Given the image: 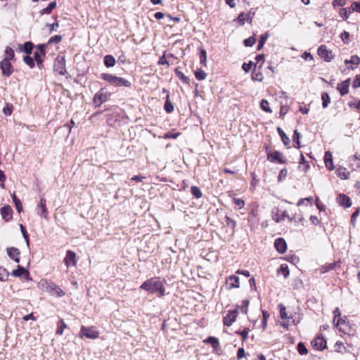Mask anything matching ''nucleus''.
Listing matches in <instances>:
<instances>
[{
    "label": "nucleus",
    "instance_id": "1",
    "mask_svg": "<svg viewBox=\"0 0 360 360\" xmlns=\"http://www.w3.org/2000/svg\"><path fill=\"white\" fill-rule=\"evenodd\" d=\"M140 288L151 294L158 292L160 297H163L165 294L164 283L157 277L151 278L141 284Z\"/></svg>",
    "mask_w": 360,
    "mask_h": 360
},
{
    "label": "nucleus",
    "instance_id": "2",
    "mask_svg": "<svg viewBox=\"0 0 360 360\" xmlns=\"http://www.w3.org/2000/svg\"><path fill=\"white\" fill-rule=\"evenodd\" d=\"M335 326L337 328L339 326V330L345 334L350 335L354 332L346 316L344 318H338Z\"/></svg>",
    "mask_w": 360,
    "mask_h": 360
},
{
    "label": "nucleus",
    "instance_id": "3",
    "mask_svg": "<svg viewBox=\"0 0 360 360\" xmlns=\"http://www.w3.org/2000/svg\"><path fill=\"white\" fill-rule=\"evenodd\" d=\"M100 333L95 327H86L82 326L80 330V337L85 336L86 338L95 340L99 337Z\"/></svg>",
    "mask_w": 360,
    "mask_h": 360
},
{
    "label": "nucleus",
    "instance_id": "4",
    "mask_svg": "<svg viewBox=\"0 0 360 360\" xmlns=\"http://www.w3.org/2000/svg\"><path fill=\"white\" fill-rule=\"evenodd\" d=\"M0 70H1L2 75L5 77H10L14 72L13 66L11 61L7 60V59H3L0 62Z\"/></svg>",
    "mask_w": 360,
    "mask_h": 360
},
{
    "label": "nucleus",
    "instance_id": "5",
    "mask_svg": "<svg viewBox=\"0 0 360 360\" xmlns=\"http://www.w3.org/2000/svg\"><path fill=\"white\" fill-rule=\"evenodd\" d=\"M267 160L271 162H278L281 164L286 162V160L283 157V154L278 150L269 152L267 154Z\"/></svg>",
    "mask_w": 360,
    "mask_h": 360
},
{
    "label": "nucleus",
    "instance_id": "6",
    "mask_svg": "<svg viewBox=\"0 0 360 360\" xmlns=\"http://www.w3.org/2000/svg\"><path fill=\"white\" fill-rule=\"evenodd\" d=\"M55 71L60 75L66 73L65 60L64 57H57L54 63Z\"/></svg>",
    "mask_w": 360,
    "mask_h": 360
},
{
    "label": "nucleus",
    "instance_id": "7",
    "mask_svg": "<svg viewBox=\"0 0 360 360\" xmlns=\"http://www.w3.org/2000/svg\"><path fill=\"white\" fill-rule=\"evenodd\" d=\"M317 53L318 55L326 61H330L333 58L331 51L328 50L324 45H321L319 47Z\"/></svg>",
    "mask_w": 360,
    "mask_h": 360
},
{
    "label": "nucleus",
    "instance_id": "8",
    "mask_svg": "<svg viewBox=\"0 0 360 360\" xmlns=\"http://www.w3.org/2000/svg\"><path fill=\"white\" fill-rule=\"evenodd\" d=\"M64 262L67 266L69 268L70 266H76L77 260H76V254L72 250H68L66 252V255L64 258Z\"/></svg>",
    "mask_w": 360,
    "mask_h": 360
},
{
    "label": "nucleus",
    "instance_id": "9",
    "mask_svg": "<svg viewBox=\"0 0 360 360\" xmlns=\"http://www.w3.org/2000/svg\"><path fill=\"white\" fill-rule=\"evenodd\" d=\"M107 100L108 94L105 92H103V90L101 89L94 95L93 103L95 104L96 107H98L103 103L105 102Z\"/></svg>",
    "mask_w": 360,
    "mask_h": 360
},
{
    "label": "nucleus",
    "instance_id": "10",
    "mask_svg": "<svg viewBox=\"0 0 360 360\" xmlns=\"http://www.w3.org/2000/svg\"><path fill=\"white\" fill-rule=\"evenodd\" d=\"M240 286L239 278L236 276L232 275L229 276L226 281V287L228 290L233 288H238Z\"/></svg>",
    "mask_w": 360,
    "mask_h": 360
},
{
    "label": "nucleus",
    "instance_id": "11",
    "mask_svg": "<svg viewBox=\"0 0 360 360\" xmlns=\"http://www.w3.org/2000/svg\"><path fill=\"white\" fill-rule=\"evenodd\" d=\"M313 347L318 350H323L326 347V340L323 336H318L312 342Z\"/></svg>",
    "mask_w": 360,
    "mask_h": 360
},
{
    "label": "nucleus",
    "instance_id": "12",
    "mask_svg": "<svg viewBox=\"0 0 360 360\" xmlns=\"http://www.w3.org/2000/svg\"><path fill=\"white\" fill-rule=\"evenodd\" d=\"M238 316L237 310H233L229 311L224 317V324L226 326H231L233 322L236 320Z\"/></svg>",
    "mask_w": 360,
    "mask_h": 360
},
{
    "label": "nucleus",
    "instance_id": "13",
    "mask_svg": "<svg viewBox=\"0 0 360 360\" xmlns=\"http://www.w3.org/2000/svg\"><path fill=\"white\" fill-rule=\"evenodd\" d=\"M274 247L279 253L282 254L286 251L287 243L283 238H279L275 240Z\"/></svg>",
    "mask_w": 360,
    "mask_h": 360
},
{
    "label": "nucleus",
    "instance_id": "14",
    "mask_svg": "<svg viewBox=\"0 0 360 360\" xmlns=\"http://www.w3.org/2000/svg\"><path fill=\"white\" fill-rule=\"evenodd\" d=\"M37 214L44 218L47 217L48 211L46 205V200L43 198H40L39 204L37 206Z\"/></svg>",
    "mask_w": 360,
    "mask_h": 360
},
{
    "label": "nucleus",
    "instance_id": "15",
    "mask_svg": "<svg viewBox=\"0 0 360 360\" xmlns=\"http://www.w3.org/2000/svg\"><path fill=\"white\" fill-rule=\"evenodd\" d=\"M253 16L254 13L252 12L241 13L239 14L237 20L241 25H243L245 21H248L251 23Z\"/></svg>",
    "mask_w": 360,
    "mask_h": 360
},
{
    "label": "nucleus",
    "instance_id": "16",
    "mask_svg": "<svg viewBox=\"0 0 360 360\" xmlns=\"http://www.w3.org/2000/svg\"><path fill=\"white\" fill-rule=\"evenodd\" d=\"M350 84V79H347L342 82L338 84V90L339 91L341 96H345L349 92V87Z\"/></svg>",
    "mask_w": 360,
    "mask_h": 360
},
{
    "label": "nucleus",
    "instance_id": "17",
    "mask_svg": "<svg viewBox=\"0 0 360 360\" xmlns=\"http://www.w3.org/2000/svg\"><path fill=\"white\" fill-rule=\"evenodd\" d=\"M46 290L49 292H53V294L58 297H63L65 295L63 290L54 283L49 284L46 287Z\"/></svg>",
    "mask_w": 360,
    "mask_h": 360
},
{
    "label": "nucleus",
    "instance_id": "18",
    "mask_svg": "<svg viewBox=\"0 0 360 360\" xmlns=\"http://www.w3.org/2000/svg\"><path fill=\"white\" fill-rule=\"evenodd\" d=\"M7 253L8 257L14 260L15 262L18 263L20 262L19 255L20 250L16 248H7Z\"/></svg>",
    "mask_w": 360,
    "mask_h": 360
},
{
    "label": "nucleus",
    "instance_id": "19",
    "mask_svg": "<svg viewBox=\"0 0 360 360\" xmlns=\"http://www.w3.org/2000/svg\"><path fill=\"white\" fill-rule=\"evenodd\" d=\"M13 211L10 206H4L1 209V214L2 218L8 221L12 218Z\"/></svg>",
    "mask_w": 360,
    "mask_h": 360
},
{
    "label": "nucleus",
    "instance_id": "20",
    "mask_svg": "<svg viewBox=\"0 0 360 360\" xmlns=\"http://www.w3.org/2000/svg\"><path fill=\"white\" fill-rule=\"evenodd\" d=\"M112 85L115 86H131V82L124 78L115 76Z\"/></svg>",
    "mask_w": 360,
    "mask_h": 360
},
{
    "label": "nucleus",
    "instance_id": "21",
    "mask_svg": "<svg viewBox=\"0 0 360 360\" xmlns=\"http://www.w3.org/2000/svg\"><path fill=\"white\" fill-rule=\"evenodd\" d=\"M324 162H325L326 167L328 169L333 170L334 169V166H333V156L330 151H327L325 153Z\"/></svg>",
    "mask_w": 360,
    "mask_h": 360
},
{
    "label": "nucleus",
    "instance_id": "22",
    "mask_svg": "<svg viewBox=\"0 0 360 360\" xmlns=\"http://www.w3.org/2000/svg\"><path fill=\"white\" fill-rule=\"evenodd\" d=\"M338 199L339 203L342 206L349 207L352 205L350 198L348 196L345 195V194H340Z\"/></svg>",
    "mask_w": 360,
    "mask_h": 360
},
{
    "label": "nucleus",
    "instance_id": "23",
    "mask_svg": "<svg viewBox=\"0 0 360 360\" xmlns=\"http://www.w3.org/2000/svg\"><path fill=\"white\" fill-rule=\"evenodd\" d=\"M285 218H287L290 221H292L293 219L295 218V216L293 217H291L288 214L287 211H283L281 214V215H278V214L274 217V219L277 222H281L283 220H284Z\"/></svg>",
    "mask_w": 360,
    "mask_h": 360
},
{
    "label": "nucleus",
    "instance_id": "24",
    "mask_svg": "<svg viewBox=\"0 0 360 360\" xmlns=\"http://www.w3.org/2000/svg\"><path fill=\"white\" fill-rule=\"evenodd\" d=\"M204 342L210 344L214 349L220 348L219 342L217 338L214 337H209L204 340Z\"/></svg>",
    "mask_w": 360,
    "mask_h": 360
},
{
    "label": "nucleus",
    "instance_id": "25",
    "mask_svg": "<svg viewBox=\"0 0 360 360\" xmlns=\"http://www.w3.org/2000/svg\"><path fill=\"white\" fill-rule=\"evenodd\" d=\"M338 265V262H332V263H329V264H327L324 266H322L320 269H319V271L321 274H324V273H326L329 271H331V270H333L335 269V267L337 266Z\"/></svg>",
    "mask_w": 360,
    "mask_h": 360
},
{
    "label": "nucleus",
    "instance_id": "26",
    "mask_svg": "<svg viewBox=\"0 0 360 360\" xmlns=\"http://www.w3.org/2000/svg\"><path fill=\"white\" fill-rule=\"evenodd\" d=\"M115 59L111 55H106L104 57V64L107 68H112L115 65Z\"/></svg>",
    "mask_w": 360,
    "mask_h": 360
},
{
    "label": "nucleus",
    "instance_id": "27",
    "mask_svg": "<svg viewBox=\"0 0 360 360\" xmlns=\"http://www.w3.org/2000/svg\"><path fill=\"white\" fill-rule=\"evenodd\" d=\"M67 328V325L64 322L63 319H60L57 323V329L56 331V334L58 335H61L63 333V330Z\"/></svg>",
    "mask_w": 360,
    "mask_h": 360
},
{
    "label": "nucleus",
    "instance_id": "28",
    "mask_svg": "<svg viewBox=\"0 0 360 360\" xmlns=\"http://www.w3.org/2000/svg\"><path fill=\"white\" fill-rule=\"evenodd\" d=\"M277 131H278V133L279 134L281 139H282V141L283 143V144L285 146H288L289 147V144H290V139L286 136V134H285V132L281 129V128L280 127H278L277 128Z\"/></svg>",
    "mask_w": 360,
    "mask_h": 360
},
{
    "label": "nucleus",
    "instance_id": "29",
    "mask_svg": "<svg viewBox=\"0 0 360 360\" xmlns=\"http://www.w3.org/2000/svg\"><path fill=\"white\" fill-rule=\"evenodd\" d=\"M29 274L28 271L25 270V269L21 266H18V269H15L12 271L11 275L15 277H19L22 274Z\"/></svg>",
    "mask_w": 360,
    "mask_h": 360
},
{
    "label": "nucleus",
    "instance_id": "30",
    "mask_svg": "<svg viewBox=\"0 0 360 360\" xmlns=\"http://www.w3.org/2000/svg\"><path fill=\"white\" fill-rule=\"evenodd\" d=\"M15 58V53L12 48L7 46L5 49V56L4 59L11 61Z\"/></svg>",
    "mask_w": 360,
    "mask_h": 360
},
{
    "label": "nucleus",
    "instance_id": "31",
    "mask_svg": "<svg viewBox=\"0 0 360 360\" xmlns=\"http://www.w3.org/2000/svg\"><path fill=\"white\" fill-rule=\"evenodd\" d=\"M301 137L300 133L297 131V129L294 131V134L292 136V140L294 142V147L297 148H300L301 147L300 139Z\"/></svg>",
    "mask_w": 360,
    "mask_h": 360
},
{
    "label": "nucleus",
    "instance_id": "32",
    "mask_svg": "<svg viewBox=\"0 0 360 360\" xmlns=\"http://www.w3.org/2000/svg\"><path fill=\"white\" fill-rule=\"evenodd\" d=\"M252 79L254 81L262 82L264 79V77L260 70H257L255 69L252 73Z\"/></svg>",
    "mask_w": 360,
    "mask_h": 360
},
{
    "label": "nucleus",
    "instance_id": "33",
    "mask_svg": "<svg viewBox=\"0 0 360 360\" xmlns=\"http://www.w3.org/2000/svg\"><path fill=\"white\" fill-rule=\"evenodd\" d=\"M20 49L26 53L30 54L33 49V44L30 41L25 42L23 45L20 46Z\"/></svg>",
    "mask_w": 360,
    "mask_h": 360
},
{
    "label": "nucleus",
    "instance_id": "34",
    "mask_svg": "<svg viewBox=\"0 0 360 360\" xmlns=\"http://www.w3.org/2000/svg\"><path fill=\"white\" fill-rule=\"evenodd\" d=\"M322 105L323 108H326L330 103V98L328 93L323 92L321 94Z\"/></svg>",
    "mask_w": 360,
    "mask_h": 360
},
{
    "label": "nucleus",
    "instance_id": "35",
    "mask_svg": "<svg viewBox=\"0 0 360 360\" xmlns=\"http://www.w3.org/2000/svg\"><path fill=\"white\" fill-rule=\"evenodd\" d=\"M277 273L282 274L283 276L286 278L290 274L288 265L285 264H281L280 268L278 269Z\"/></svg>",
    "mask_w": 360,
    "mask_h": 360
},
{
    "label": "nucleus",
    "instance_id": "36",
    "mask_svg": "<svg viewBox=\"0 0 360 360\" xmlns=\"http://www.w3.org/2000/svg\"><path fill=\"white\" fill-rule=\"evenodd\" d=\"M12 198H13V202L15 204V208H16L17 211L19 213H20L22 211V205L21 203V201L20 200V199H18L16 197L15 193L13 194Z\"/></svg>",
    "mask_w": 360,
    "mask_h": 360
},
{
    "label": "nucleus",
    "instance_id": "37",
    "mask_svg": "<svg viewBox=\"0 0 360 360\" xmlns=\"http://www.w3.org/2000/svg\"><path fill=\"white\" fill-rule=\"evenodd\" d=\"M164 108L165 111L168 113H170L173 112L174 110V106L172 103V102L169 101V94L167 95V99L164 105Z\"/></svg>",
    "mask_w": 360,
    "mask_h": 360
},
{
    "label": "nucleus",
    "instance_id": "38",
    "mask_svg": "<svg viewBox=\"0 0 360 360\" xmlns=\"http://www.w3.org/2000/svg\"><path fill=\"white\" fill-rule=\"evenodd\" d=\"M56 1L51 2L47 7H46L41 10V13L42 15L43 14H49L56 8Z\"/></svg>",
    "mask_w": 360,
    "mask_h": 360
},
{
    "label": "nucleus",
    "instance_id": "39",
    "mask_svg": "<svg viewBox=\"0 0 360 360\" xmlns=\"http://www.w3.org/2000/svg\"><path fill=\"white\" fill-rule=\"evenodd\" d=\"M337 174L341 179H347L349 176V172H347L345 168H338L337 169Z\"/></svg>",
    "mask_w": 360,
    "mask_h": 360
},
{
    "label": "nucleus",
    "instance_id": "40",
    "mask_svg": "<svg viewBox=\"0 0 360 360\" xmlns=\"http://www.w3.org/2000/svg\"><path fill=\"white\" fill-rule=\"evenodd\" d=\"M359 63L360 58L356 55L352 56L349 60L347 59L345 60V64L351 63L357 65L359 64Z\"/></svg>",
    "mask_w": 360,
    "mask_h": 360
},
{
    "label": "nucleus",
    "instance_id": "41",
    "mask_svg": "<svg viewBox=\"0 0 360 360\" xmlns=\"http://www.w3.org/2000/svg\"><path fill=\"white\" fill-rule=\"evenodd\" d=\"M101 77L103 80L107 81L108 82H109L110 84L112 85V83L114 82V79H115V76L112 75L111 74H108V73H103V74H101Z\"/></svg>",
    "mask_w": 360,
    "mask_h": 360
},
{
    "label": "nucleus",
    "instance_id": "42",
    "mask_svg": "<svg viewBox=\"0 0 360 360\" xmlns=\"http://www.w3.org/2000/svg\"><path fill=\"white\" fill-rule=\"evenodd\" d=\"M269 37L268 33H265L260 37V40L259 41V44L257 45V50H260L263 48L264 44L266 43L267 39Z\"/></svg>",
    "mask_w": 360,
    "mask_h": 360
},
{
    "label": "nucleus",
    "instance_id": "43",
    "mask_svg": "<svg viewBox=\"0 0 360 360\" xmlns=\"http://www.w3.org/2000/svg\"><path fill=\"white\" fill-rule=\"evenodd\" d=\"M175 73L176 76L179 77L180 80H181L185 84L189 83V79L188 77L185 76L183 72L179 71L178 69L175 70Z\"/></svg>",
    "mask_w": 360,
    "mask_h": 360
},
{
    "label": "nucleus",
    "instance_id": "44",
    "mask_svg": "<svg viewBox=\"0 0 360 360\" xmlns=\"http://www.w3.org/2000/svg\"><path fill=\"white\" fill-rule=\"evenodd\" d=\"M191 192L192 195L195 197L196 198H200L202 197V193L200 190V188L197 186H193L191 188Z\"/></svg>",
    "mask_w": 360,
    "mask_h": 360
},
{
    "label": "nucleus",
    "instance_id": "45",
    "mask_svg": "<svg viewBox=\"0 0 360 360\" xmlns=\"http://www.w3.org/2000/svg\"><path fill=\"white\" fill-rule=\"evenodd\" d=\"M195 78L198 80H203L206 78V73L201 69H198L195 72Z\"/></svg>",
    "mask_w": 360,
    "mask_h": 360
},
{
    "label": "nucleus",
    "instance_id": "46",
    "mask_svg": "<svg viewBox=\"0 0 360 360\" xmlns=\"http://www.w3.org/2000/svg\"><path fill=\"white\" fill-rule=\"evenodd\" d=\"M260 107L261 108L266 112H271V110L269 108V103L266 100L262 99L260 103Z\"/></svg>",
    "mask_w": 360,
    "mask_h": 360
},
{
    "label": "nucleus",
    "instance_id": "47",
    "mask_svg": "<svg viewBox=\"0 0 360 360\" xmlns=\"http://www.w3.org/2000/svg\"><path fill=\"white\" fill-rule=\"evenodd\" d=\"M249 303L250 301L248 300H243L241 306L240 307L242 313L245 314H248Z\"/></svg>",
    "mask_w": 360,
    "mask_h": 360
},
{
    "label": "nucleus",
    "instance_id": "48",
    "mask_svg": "<svg viewBox=\"0 0 360 360\" xmlns=\"http://www.w3.org/2000/svg\"><path fill=\"white\" fill-rule=\"evenodd\" d=\"M297 351L301 355H305L308 353V349L302 342H299L297 345Z\"/></svg>",
    "mask_w": 360,
    "mask_h": 360
},
{
    "label": "nucleus",
    "instance_id": "49",
    "mask_svg": "<svg viewBox=\"0 0 360 360\" xmlns=\"http://www.w3.org/2000/svg\"><path fill=\"white\" fill-rule=\"evenodd\" d=\"M278 307L280 309V316H281V318L283 320V319H289V317L288 316L287 313H286V308H285V307L283 304H280L278 305Z\"/></svg>",
    "mask_w": 360,
    "mask_h": 360
},
{
    "label": "nucleus",
    "instance_id": "50",
    "mask_svg": "<svg viewBox=\"0 0 360 360\" xmlns=\"http://www.w3.org/2000/svg\"><path fill=\"white\" fill-rule=\"evenodd\" d=\"M34 60L37 62V65L40 67L43 62V56L41 55L38 51L34 52Z\"/></svg>",
    "mask_w": 360,
    "mask_h": 360
},
{
    "label": "nucleus",
    "instance_id": "51",
    "mask_svg": "<svg viewBox=\"0 0 360 360\" xmlns=\"http://www.w3.org/2000/svg\"><path fill=\"white\" fill-rule=\"evenodd\" d=\"M233 203L237 209L240 210L244 207L245 202L244 200L239 198H234Z\"/></svg>",
    "mask_w": 360,
    "mask_h": 360
},
{
    "label": "nucleus",
    "instance_id": "52",
    "mask_svg": "<svg viewBox=\"0 0 360 360\" xmlns=\"http://www.w3.org/2000/svg\"><path fill=\"white\" fill-rule=\"evenodd\" d=\"M23 60L30 68H34V62L32 57L30 56H26L24 57Z\"/></svg>",
    "mask_w": 360,
    "mask_h": 360
},
{
    "label": "nucleus",
    "instance_id": "53",
    "mask_svg": "<svg viewBox=\"0 0 360 360\" xmlns=\"http://www.w3.org/2000/svg\"><path fill=\"white\" fill-rule=\"evenodd\" d=\"M256 42V39L254 37H250L249 38L244 40V44L245 46H252Z\"/></svg>",
    "mask_w": 360,
    "mask_h": 360
},
{
    "label": "nucleus",
    "instance_id": "54",
    "mask_svg": "<svg viewBox=\"0 0 360 360\" xmlns=\"http://www.w3.org/2000/svg\"><path fill=\"white\" fill-rule=\"evenodd\" d=\"M62 40V36L61 35H55L52 37H51L48 41V44H58Z\"/></svg>",
    "mask_w": 360,
    "mask_h": 360
},
{
    "label": "nucleus",
    "instance_id": "55",
    "mask_svg": "<svg viewBox=\"0 0 360 360\" xmlns=\"http://www.w3.org/2000/svg\"><path fill=\"white\" fill-rule=\"evenodd\" d=\"M252 66H256V64L254 63L252 61H250V63H243L242 68H243V70L245 72H248L250 70V69L252 68Z\"/></svg>",
    "mask_w": 360,
    "mask_h": 360
},
{
    "label": "nucleus",
    "instance_id": "56",
    "mask_svg": "<svg viewBox=\"0 0 360 360\" xmlns=\"http://www.w3.org/2000/svg\"><path fill=\"white\" fill-rule=\"evenodd\" d=\"M8 271L6 269L0 266V281H5L4 278L5 277L8 278Z\"/></svg>",
    "mask_w": 360,
    "mask_h": 360
},
{
    "label": "nucleus",
    "instance_id": "57",
    "mask_svg": "<svg viewBox=\"0 0 360 360\" xmlns=\"http://www.w3.org/2000/svg\"><path fill=\"white\" fill-rule=\"evenodd\" d=\"M288 174V171L286 169H282L278 176V181H282L284 179H285Z\"/></svg>",
    "mask_w": 360,
    "mask_h": 360
},
{
    "label": "nucleus",
    "instance_id": "58",
    "mask_svg": "<svg viewBox=\"0 0 360 360\" xmlns=\"http://www.w3.org/2000/svg\"><path fill=\"white\" fill-rule=\"evenodd\" d=\"M20 230L22 233L23 238H25V240L27 243V245H29V236L27 233L26 229L22 224H20Z\"/></svg>",
    "mask_w": 360,
    "mask_h": 360
},
{
    "label": "nucleus",
    "instance_id": "59",
    "mask_svg": "<svg viewBox=\"0 0 360 360\" xmlns=\"http://www.w3.org/2000/svg\"><path fill=\"white\" fill-rule=\"evenodd\" d=\"M225 218L227 226L234 229L236 226V222L228 216H226Z\"/></svg>",
    "mask_w": 360,
    "mask_h": 360
},
{
    "label": "nucleus",
    "instance_id": "60",
    "mask_svg": "<svg viewBox=\"0 0 360 360\" xmlns=\"http://www.w3.org/2000/svg\"><path fill=\"white\" fill-rule=\"evenodd\" d=\"M207 58V53L206 51L204 49H202L200 50V60L201 63H205L206 62Z\"/></svg>",
    "mask_w": 360,
    "mask_h": 360
},
{
    "label": "nucleus",
    "instance_id": "61",
    "mask_svg": "<svg viewBox=\"0 0 360 360\" xmlns=\"http://www.w3.org/2000/svg\"><path fill=\"white\" fill-rule=\"evenodd\" d=\"M359 86H360V75H357L355 77L354 80L353 81L352 87L354 89H357Z\"/></svg>",
    "mask_w": 360,
    "mask_h": 360
},
{
    "label": "nucleus",
    "instance_id": "62",
    "mask_svg": "<svg viewBox=\"0 0 360 360\" xmlns=\"http://www.w3.org/2000/svg\"><path fill=\"white\" fill-rule=\"evenodd\" d=\"M334 314V318H333V323H335L337 322V320L338 318H340L341 312L338 307L335 308L333 311Z\"/></svg>",
    "mask_w": 360,
    "mask_h": 360
},
{
    "label": "nucleus",
    "instance_id": "63",
    "mask_svg": "<svg viewBox=\"0 0 360 360\" xmlns=\"http://www.w3.org/2000/svg\"><path fill=\"white\" fill-rule=\"evenodd\" d=\"M262 315H263V320H262V323L263 329H265L266 327L267 318L269 317V314L266 311H263Z\"/></svg>",
    "mask_w": 360,
    "mask_h": 360
},
{
    "label": "nucleus",
    "instance_id": "64",
    "mask_svg": "<svg viewBox=\"0 0 360 360\" xmlns=\"http://www.w3.org/2000/svg\"><path fill=\"white\" fill-rule=\"evenodd\" d=\"M342 41L345 43V44H348V39L349 38V33L347 31H344L341 35H340Z\"/></svg>",
    "mask_w": 360,
    "mask_h": 360
}]
</instances>
